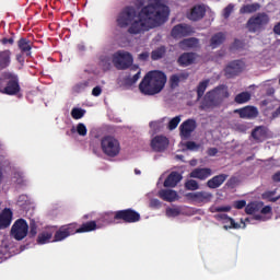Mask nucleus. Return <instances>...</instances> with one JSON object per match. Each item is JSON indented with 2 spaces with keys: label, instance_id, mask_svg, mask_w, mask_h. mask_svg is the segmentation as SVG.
<instances>
[{
  "label": "nucleus",
  "instance_id": "obj_19",
  "mask_svg": "<svg viewBox=\"0 0 280 280\" xmlns=\"http://www.w3.org/2000/svg\"><path fill=\"white\" fill-rule=\"evenodd\" d=\"M211 95L215 100H221L222 102L224 100L229 98V92L226 85H219L217 88H213L212 91L206 92V95Z\"/></svg>",
  "mask_w": 280,
  "mask_h": 280
},
{
  "label": "nucleus",
  "instance_id": "obj_17",
  "mask_svg": "<svg viewBox=\"0 0 280 280\" xmlns=\"http://www.w3.org/2000/svg\"><path fill=\"white\" fill-rule=\"evenodd\" d=\"M235 114L240 115L241 119H255L258 117V108L245 106L244 108L235 109Z\"/></svg>",
  "mask_w": 280,
  "mask_h": 280
},
{
  "label": "nucleus",
  "instance_id": "obj_10",
  "mask_svg": "<svg viewBox=\"0 0 280 280\" xmlns=\"http://www.w3.org/2000/svg\"><path fill=\"white\" fill-rule=\"evenodd\" d=\"M246 63L243 60H233L224 68L225 79H235L244 72Z\"/></svg>",
  "mask_w": 280,
  "mask_h": 280
},
{
  "label": "nucleus",
  "instance_id": "obj_14",
  "mask_svg": "<svg viewBox=\"0 0 280 280\" xmlns=\"http://www.w3.org/2000/svg\"><path fill=\"white\" fill-rule=\"evenodd\" d=\"M196 128H197L196 120L187 119L183 124H180L179 135L183 139H188L191 137Z\"/></svg>",
  "mask_w": 280,
  "mask_h": 280
},
{
  "label": "nucleus",
  "instance_id": "obj_16",
  "mask_svg": "<svg viewBox=\"0 0 280 280\" xmlns=\"http://www.w3.org/2000/svg\"><path fill=\"white\" fill-rule=\"evenodd\" d=\"M170 145V140L164 136H156L151 140V148L154 152H164Z\"/></svg>",
  "mask_w": 280,
  "mask_h": 280
},
{
  "label": "nucleus",
  "instance_id": "obj_38",
  "mask_svg": "<svg viewBox=\"0 0 280 280\" xmlns=\"http://www.w3.org/2000/svg\"><path fill=\"white\" fill-rule=\"evenodd\" d=\"M208 84H210V80H203L199 82V85H197V101L202 100L205 91H207Z\"/></svg>",
  "mask_w": 280,
  "mask_h": 280
},
{
  "label": "nucleus",
  "instance_id": "obj_28",
  "mask_svg": "<svg viewBox=\"0 0 280 280\" xmlns=\"http://www.w3.org/2000/svg\"><path fill=\"white\" fill-rule=\"evenodd\" d=\"M199 47L200 44L197 37H188L179 42V48L184 51L188 49H198Z\"/></svg>",
  "mask_w": 280,
  "mask_h": 280
},
{
  "label": "nucleus",
  "instance_id": "obj_25",
  "mask_svg": "<svg viewBox=\"0 0 280 280\" xmlns=\"http://www.w3.org/2000/svg\"><path fill=\"white\" fill-rule=\"evenodd\" d=\"M225 42H226V34L225 33H222V32L215 33L209 39V47H211V49H218Z\"/></svg>",
  "mask_w": 280,
  "mask_h": 280
},
{
  "label": "nucleus",
  "instance_id": "obj_50",
  "mask_svg": "<svg viewBox=\"0 0 280 280\" xmlns=\"http://www.w3.org/2000/svg\"><path fill=\"white\" fill-rule=\"evenodd\" d=\"M248 205L246 203V200H236L233 201V209L236 210H243L244 208H246Z\"/></svg>",
  "mask_w": 280,
  "mask_h": 280
},
{
  "label": "nucleus",
  "instance_id": "obj_33",
  "mask_svg": "<svg viewBox=\"0 0 280 280\" xmlns=\"http://www.w3.org/2000/svg\"><path fill=\"white\" fill-rule=\"evenodd\" d=\"M98 223L95 221H90V222H84L83 224H81L80 228H78V225H75V232L77 233H90L92 231H96L98 229Z\"/></svg>",
  "mask_w": 280,
  "mask_h": 280
},
{
  "label": "nucleus",
  "instance_id": "obj_30",
  "mask_svg": "<svg viewBox=\"0 0 280 280\" xmlns=\"http://www.w3.org/2000/svg\"><path fill=\"white\" fill-rule=\"evenodd\" d=\"M217 221H224V223H228L230 222V225H224V230L228 231V229H240V224L235 222L234 219H232L231 217H228L226 213H219V214H215L213 217Z\"/></svg>",
  "mask_w": 280,
  "mask_h": 280
},
{
  "label": "nucleus",
  "instance_id": "obj_55",
  "mask_svg": "<svg viewBox=\"0 0 280 280\" xmlns=\"http://www.w3.org/2000/svg\"><path fill=\"white\" fill-rule=\"evenodd\" d=\"M166 214L167 215H172V217H176V215H178L179 214V211H178V209H174V208H168L167 210H166Z\"/></svg>",
  "mask_w": 280,
  "mask_h": 280
},
{
  "label": "nucleus",
  "instance_id": "obj_34",
  "mask_svg": "<svg viewBox=\"0 0 280 280\" xmlns=\"http://www.w3.org/2000/svg\"><path fill=\"white\" fill-rule=\"evenodd\" d=\"M264 207L262 201H252L245 207V213L247 215H253L255 213H258Z\"/></svg>",
  "mask_w": 280,
  "mask_h": 280
},
{
  "label": "nucleus",
  "instance_id": "obj_6",
  "mask_svg": "<svg viewBox=\"0 0 280 280\" xmlns=\"http://www.w3.org/2000/svg\"><path fill=\"white\" fill-rule=\"evenodd\" d=\"M136 16L138 13L132 5H127L122 9V11L117 14L116 23L120 28H127L130 26L132 22L136 21Z\"/></svg>",
  "mask_w": 280,
  "mask_h": 280
},
{
  "label": "nucleus",
  "instance_id": "obj_29",
  "mask_svg": "<svg viewBox=\"0 0 280 280\" xmlns=\"http://www.w3.org/2000/svg\"><path fill=\"white\" fill-rule=\"evenodd\" d=\"M252 138L257 143H262L267 139V128L265 126H257L252 131Z\"/></svg>",
  "mask_w": 280,
  "mask_h": 280
},
{
  "label": "nucleus",
  "instance_id": "obj_42",
  "mask_svg": "<svg viewBox=\"0 0 280 280\" xmlns=\"http://www.w3.org/2000/svg\"><path fill=\"white\" fill-rule=\"evenodd\" d=\"M84 114H86V110L83 108H72L71 110V117L72 119L79 120L84 117Z\"/></svg>",
  "mask_w": 280,
  "mask_h": 280
},
{
  "label": "nucleus",
  "instance_id": "obj_62",
  "mask_svg": "<svg viewBox=\"0 0 280 280\" xmlns=\"http://www.w3.org/2000/svg\"><path fill=\"white\" fill-rule=\"evenodd\" d=\"M273 34L280 36V22L273 26Z\"/></svg>",
  "mask_w": 280,
  "mask_h": 280
},
{
  "label": "nucleus",
  "instance_id": "obj_3",
  "mask_svg": "<svg viewBox=\"0 0 280 280\" xmlns=\"http://www.w3.org/2000/svg\"><path fill=\"white\" fill-rule=\"evenodd\" d=\"M22 91L19 75L11 71L0 74V93L7 96H18Z\"/></svg>",
  "mask_w": 280,
  "mask_h": 280
},
{
  "label": "nucleus",
  "instance_id": "obj_15",
  "mask_svg": "<svg viewBox=\"0 0 280 280\" xmlns=\"http://www.w3.org/2000/svg\"><path fill=\"white\" fill-rule=\"evenodd\" d=\"M187 198L196 203L205 205L211 201L212 194L207 191L188 192Z\"/></svg>",
  "mask_w": 280,
  "mask_h": 280
},
{
  "label": "nucleus",
  "instance_id": "obj_32",
  "mask_svg": "<svg viewBox=\"0 0 280 280\" xmlns=\"http://www.w3.org/2000/svg\"><path fill=\"white\" fill-rule=\"evenodd\" d=\"M159 197L163 201L174 202L178 200V192H176L175 190L164 189L159 191Z\"/></svg>",
  "mask_w": 280,
  "mask_h": 280
},
{
  "label": "nucleus",
  "instance_id": "obj_11",
  "mask_svg": "<svg viewBox=\"0 0 280 280\" xmlns=\"http://www.w3.org/2000/svg\"><path fill=\"white\" fill-rule=\"evenodd\" d=\"M75 223L60 226L59 230L56 231L55 236H52V242H62L68 237L78 234V232H75Z\"/></svg>",
  "mask_w": 280,
  "mask_h": 280
},
{
  "label": "nucleus",
  "instance_id": "obj_22",
  "mask_svg": "<svg viewBox=\"0 0 280 280\" xmlns=\"http://www.w3.org/2000/svg\"><path fill=\"white\" fill-rule=\"evenodd\" d=\"M212 175L211 168H195L189 173V178H197L199 180H207Z\"/></svg>",
  "mask_w": 280,
  "mask_h": 280
},
{
  "label": "nucleus",
  "instance_id": "obj_24",
  "mask_svg": "<svg viewBox=\"0 0 280 280\" xmlns=\"http://www.w3.org/2000/svg\"><path fill=\"white\" fill-rule=\"evenodd\" d=\"M206 10L202 5H195L191 10H189V13L187 14V19L192 22H198L199 20H202L205 16Z\"/></svg>",
  "mask_w": 280,
  "mask_h": 280
},
{
  "label": "nucleus",
  "instance_id": "obj_48",
  "mask_svg": "<svg viewBox=\"0 0 280 280\" xmlns=\"http://www.w3.org/2000/svg\"><path fill=\"white\" fill-rule=\"evenodd\" d=\"M244 48V42L235 38L233 44L230 46V51H236Z\"/></svg>",
  "mask_w": 280,
  "mask_h": 280
},
{
  "label": "nucleus",
  "instance_id": "obj_47",
  "mask_svg": "<svg viewBox=\"0 0 280 280\" xmlns=\"http://www.w3.org/2000/svg\"><path fill=\"white\" fill-rule=\"evenodd\" d=\"M231 206H221V207H215L211 208V213H228L231 212Z\"/></svg>",
  "mask_w": 280,
  "mask_h": 280
},
{
  "label": "nucleus",
  "instance_id": "obj_7",
  "mask_svg": "<svg viewBox=\"0 0 280 280\" xmlns=\"http://www.w3.org/2000/svg\"><path fill=\"white\" fill-rule=\"evenodd\" d=\"M132 55L126 50H117L113 54V66L116 70H127L132 66Z\"/></svg>",
  "mask_w": 280,
  "mask_h": 280
},
{
  "label": "nucleus",
  "instance_id": "obj_60",
  "mask_svg": "<svg viewBox=\"0 0 280 280\" xmlns=\"http://www.w3.org/2000/svg\"><path fill=\"white\" fill-rule=\"evenodd\" d=\"M218 153H219V150L217 148L208 149L209 156H215Z\"/></svg>",
  "mask_w": 280,
  "mask_h": 280
},
{
  "label": "nucleus",
  "instance_id": "obj_23",
  "mask_svg": "<svg viewBox=\"0 0 280 280\" xmlns=\"http://www.w3.org/2000/svg\"><path fill=\"white\" fill-rule=\"evenodd\" d=\"M12 211L10 208H4L2 212H0V230H5L10 228L12 222Z\"/></svg>",
  "mask_w": 280,
  "mask_h": 280
},
{
  "label": "nucleus",
  "instance_id": "obj_12",
  "mask_svg": "<svg viewBox=\"0 0 280 280\" xmlns=\"http://www.w3.org/2000/svg\"><path fill=\"white\" fill-rule=\"evenodd\" d=\"M195 34L194 26H190L188 24H177L173 26L171 31L172 38L178 39V38H187L189 36H192Z\"/></svg>",
  "mask_w": 280,
  "mask_h": 280
},
{
  "label": "nucleus",
  "instance_id": "obj_46",
  "mask_svg": "<svg viewBox=\"0 0 280 280\" xmlns=\"http://www.w3.org/2000/svg\"><path fill=\"white\" fill-rule=\"evenodd\" d=\"M179 122H180L179 116L173 117L172 120L168 121L167 129L171 131H174L178 127Z\"/></svg>",
  "mask_w": 280,
  "mask_h": 280
},
{
  "label": "nucleus",
  "instance_id": "obj_8",
  "mask_svg": "<svg viewBox=\"0 0 280 280\" xmlns=\"http://www.w3.org/2000/svg\"><path fill=\"white\" fill-rule=\"evenodd\" d=\"M117 223L135 224L140 222V213L131 208L114 212Z\"/></svg>",
  "mask_w": 280,
  "mask_h": 280
},
{
  "label": "nucleus",
  "instance_id": "obj_5",
  "mask_svg": "<svg viewBox=\"0 0 280 280\" xmlns=\"http://www.w3.org/2000/svg\"><path fill=\"white\" fill-rule=\"evenodd\" d=\"M101 151H103L107 158H116L121 152V143L112 136H105L101 139Z\"/></svg>",
  "mask_w": 280,
  "mask_h": 280
},
{
  "label": "nucleus",
  "instance_id": "obj_43",
  "mask_svg": "<svg viewBox=\"0 0 280 280\" xmlns=\"http://www.w3.org/2000/svg\"><path fill=\"white\" fill-rule=\"evenodd\" d=\"M275 195H276V191H266V192L261 194V198L265 200H268L270 202L279 201L280 196L275 197Z\"/></svg>",
  "mask_w": 280,
  "mask_h": 280
},
{
  "label": "nucleus",
  "instance_id": "obj_21",
  "mask_svg": "<svg viewBox=\"0 0 280 280\" xmlns=\"http://www.w3.org/2000/svg\"><path fill=\"white\" fill-rule=\"evenodd\" d=\"M228 178V174L215 175L211 179L206 182V187H208L209 189H218L219 187H222V185L224 184V182H226Z\"/></svg>",
  "mask_w": 280,
  "mask_h": 280
},
{
  "label": "nucleus",
  "instance_id": "obj_35",
  "mask_svg": "<svg viewBox=\"0 0 280 280\" xmlns=\"http://www.w3.org/2000/svg\"><path fill=\"white\" fill-rule=\"evenodd\" d=\"M52 237H54V232L43 231L38 234V238H36V243L38 245H46L51 242Z\"/></svg>",
  "mask_w": 280,
  "mask_h": 280
},
{
  "label": "nucleus",
  "instance_id": "obj_40",
  "mask_svg": "<svg viewBox=\"0 0 280 280\" xmlns=\"http://www.w3.org/2000/svg\"><path fill=\"white\" fill-rule=\"evenodd\" d=\"M38 230V225H36V222L34 219H31L28 222V237L34 238L36 236Z\"/></svg>",
  "mask_w": 280,
  "mask_h": 280
},
{
  "label": "nucleus",
  "instance_id": "obj_52",
  "mask_svg": "<svg viewBox=\"0 0 280 280\" xmlns=\"http://www.w3.org/2000/svg\"><path fill=\"white\" fill-rule=\"evenodd\" d=\"M0 43L3 45V46H12L14 45V37H3L2 39H0Z\"/></svg>",
  "mask_w": 280,
  "mask_h": 280
},
{
  "label": "nucleus",
  "instance_id": "obj_13",
  "mask_svg": "<svg viewBox=\"0 0 280 280\" xmlns=\"http://www.w3.org/2000/svg\"><path fill=\"white\" fill-rule=\"evenodd\" d=\"M222 103L223 101L211 96V94H205L203 100H201L199 109L210 112L214 108H219V106L222 105Z\"/></svg>",
  "mask_w": 280,
  "mask_h": 280
},
{
  "label": "nucleus",
  "instance_id": "obj_27",
  "mask_svg": "<svg viewBox=\"0 0 280 280\" xmlns=\"http://www.w3.org/2000/svg\"><path fill=\"white\" fill-rule=\"evenodd\" d=\"M180 180H183V175H180L178 172H172L171 174H168L167 178H165L164 187L175 188Z\"/></svg>",
  "mask_w": 280,
  "mask_h": 280
},
{
  "label": "nucleus",
  "instance_id": "obj_4",
  "mask_svg": "<svg viewBox=\"0 0 280 280\" xmlns=\"http://www.w3.org/2000/svg\"><path fill=\"white\" fill-rule=\"evenodd\" d=\"M270 24V15L266 12L254 14L247 21V30L249 33L256 34L266 31L267 25Z\"/></svg>",
  "mask_w": 280,
  "mask_h": 280
},
{
  "label": "nucleus",
  "instance_id": "obj_59",
  "mask_svg": "<svg viewBox=\"0 0 280 280\" xmlns=\"http://www.w3.org/2000/svg\"><path fill=\"white\" fill-rule=\"evenodd\" d=\"M197 148H198V144L195 143L194 141H188V142H187V149H188V150L194 151V150L197 149Z\"/></svg>",
  "mask_w": 280,
  "mask_h": 280
},
{
  "label": "nucleus",
  "instance_id": "obj_53",
  "mask_svg": "<svg viewBox=\"0 0 280 280\" xmlns=\"http://www.w3.org/2000/svg\"><path fill=\"white\" fill-rule=\"evenodd\" d=\"M236 184H238V178L230 177L228 183H225V186H228L230 188H234L236 186Z\"/></svg>",
  "mask_w": 280,
  "mask_h": 280
},
{
  "label": "nucleus",
  "instance_id": "obj_36",
  "mask_svg": "<svg viewBox=\"0 0 280 280\" xmlns=\"http://www.w3.org/2000/svg\"><path fill=\"white\" fill-rule=\"evenodd\" d=\"M260 4L258 2L252 3V4H245L243 8L240 9L241 14H252L256 11H259Z\"/></svg>",
  "mask_w": 280,
  "mask_h": 280
},
{
  "label": "nucleus",
  "instance_id": "obj_20",
  "mask_svg": "<svg viewBox=\"0 0 280 280\" xmlns=\"http://www.w3.org/2000/svg\"><path fill=\"white\" fill-rule=\"evenodd\" d=\"M16 47H19V50L22 52V55L31 57L34 44L26 37H21L19 42H16Z\"/></svg>",
  "mask_w": 280,
  "mask_h": 280
},
{
  "label": "nucleus",
  "instance_id": "obj_51",
  "mask_svg": "<svg viewBox=\"0 0 280 280\" xmlns=\"http://www.w3.org/2000/svg\"><path fill=\"white\" fill-rule=\"evenodd\" d=\"M234 11V4L230 3L229 5H226L223 10V16L225 20H228L232 12Z\"/></svg>",
  "mask_w": 280,
  "mask_h": 280
},
{
  "label": "nucleus",
  "instance_id": "obj_58",
  "mask_svg": "<svg viewBox=\"0 0 280 280\" xmlns=\"http://www.w3.org/2000/svg\"><path fill=\"white\" fill-rule=\"evenodd\" d=\"M148 58H150L149 52H142V54L139 55V60L140 61H148Z\"/></svg>",
  "mask_w": 280,
  "mask_h": 280
},
{
  "label": "nucleus",
  "instance_id": "obj_61",
  "mask_svg": "<svg viewBox=\"0 0 280 280\" xmlns=\"http://www.w3.org/2000/svg\"><path fill=\"white\" fill-rule=\"evenodd\" d=\"M272 182L273 183H280V171H278L277 173H273Z\"/></svg>",
  "mask_w": 280,
  "mask_h": 280
},
{
  "label": "nucleus",
  "instance_id": "obj_45",
  "mask_svg": "<svg viewBox=\"0 0 280 280\" xmlns=\"http://www.w3.org/2000/svg\"><path fill=\"white\" fill-rule=\"evenodd\" d=\"M184 77V74H173L170 79L171 88L176 89L179 85L180 79Z\"/></svg>",
  "mask_w": 280,
  "mask_h": 280
},
{
  "label": "nucleus",
  "instance_id": "obj_49",
  "mask_svg": "<svg viewBox=\"0 0 280 280\" xmlns=\"http://www.w3.org/2000/svg\"><path fill=\"white\" fill-rule=\"evenodd\" d=\"M77 133H79L80 137H86L88 129H86V126L83 122H79L77 125Z\"/></svg>",
  "mask_w": 280,
  "mask_h": 280
},
{
  "label": "nucleus",
  "instance_id": "obj_56",
  "mask_svg": "<svg viewBox=\"0 0 280 280\" xmlns=\"http://www.w3.org/2000/svg\"><path fill=\"white\" fill-rule=\"evenodd\" d=\"M100 95H102V88L95 86V88L92 90V96L98 97Z\"/></svg>",
  "mask_w": 280,
  "mask_h": 280
},
{
  "label": "nucleus",
  "instance_id": "obj_37",
  "mask_svg": "<svg viewBox=\"0 0 280 280\" xmlns=\"http://www.w3.org/2000/svg\"><path fill=\"white\" fill-rule=\"evenodd\" d=\"M166 55V47L165 46H160L155 50H152L151 52V59L153 61H159Z\"/></svg>",
  "mask_w": 280,
  "mask_h": 280
},
{
  "label": "nucleus",
  "instance_id": "obj_41",
  "mask_svg": "<svg viewBox=\"0 0 280 280\" xmlns=\"http://www.w3.org/2000/svg\"><path fill=\"white\" fill-rule=\"evenodd\" d=\"M184 187L188 191H196L199 189V184L195 179H188L187 182H185Z\"/></svg>",
  "mask_w": 280,
  "mask_h": 280
},
{
  "label": "nucleus",
  "instance_id": "obj_64",
  "mask_svg": "<svg viewBox=\"0 0 280 280\" xmlns=\"http://www.w3.org/2000/svg\"><path fill=\"white\" fill-rule=\"evenodd\" d=\"M15 59H16V61H19V63L25 62V59H23V55H22V54H18V55L15 56Z\"/></svg>",
  "mask_w": 280,
  "mask_h": 280
},
{
  "label": "nucleus",
  "instance_id": "obj_63",
  "mask_svg": "<svg viewBox=\"0 0 280 280\" xmlns=\"http://www.w3.org/2000/svg\"><path fill=\"white\" fill-rule=\"evenodd\" d=\"M140 79V71L135 74V77L131 78V83L135 84Z\"/></svg>",
  "mask_w": 280,
  "mask_h": 280
},
{
  "label": "nucleus",
  "instance_id": "obj_9",
  "mask_svg": "<svg viewBox=\"0 0 280 280\" xmlns=\"http://www.w3.org/2000/svg\"><path fill=\"white\" fill-rule=\"evenodd\" d=\"M30 231V225L27 224L25 219H16L14 222V225L11 228V236L20 242L22 240H25L27 236V233Z\"/></svg>",
  "mask_w": 280,
  "mask_h": 280
},
{
  "label": "nucleus",
  "instance_id": "obj_2",
  "mask_svg": "<svg viewBox=\"0 0 280 280\" xmlns=\"http://www.w3.org/2000/svg\"><path fill=\"white\" fill-rule=\"evenodd\" d=\"M166 74L160 70L149 71L139 84V91L147 96H154L161 93L166 84Z\"/></svg>",
  "mask_w": 280,
  "mask_h": 280
},
{
  "label": "nucleus",
  "instance_id": "obj_18",
  "mask_svg": "<svg viewBox=\"0 0 280 280\" xmlns=\"http://www.w3.org/2000/svg\"><path fill=\"white\" fill-rule=\"evenodd\" d=\"M198 55L196 52H183L179 58H177V66L186 68L195 65Z\"/></svg>",
  "mask_w": 280,
  "mask_h": 280
},
{
  "label": "nucleus",
  "instance_id": "obj_26",
  "mask_svg": "<svg viewBox=\"0 0 280 280\" xmlns=\"http://www.w3.org/2000/svg\"><path fill=\"white\" fill-rule=\"evenodd\" d=\"M12 61V52L10 49L0 50V71L10 68Z\"/></svg>",
  "mask_w": 280,
  "mask_h": 280
},
{
  "label": "nucleus",
  "instance_id": "obj_54",
  "mask_svg": "<svg viewBox=\"0 0 280 280\" xmlns=\"http://www.w3.org/2000/svg\"><path fill=\"white\" fill-rule=\"evenodd\" d=\"M259 212L264 215L270 214L272 212V209L270 206H265L261 207V209L259 210Z\"/></svg>",
  "mask_w": 280,
  "mask_h": 280
},
{
  "label": "nucleus",
  "instance_id": "obj_44",
  "mask_svg": "<svg viewBox=\"0 0 280 280\" xmlns=\"http://www.w3.org/2000/svg\"><path fill=\"white\" fill-rule=\"evenodd\" d=\"M86 88H90V81L79 82L74 85L73 91L74 93H82Z\"/></svg>",
  "mask_w": 280,
  "mask_h": 280
},
{
  "label": "nucleus",
  "instance_id": "obj_1",
  "mask_svg": "<svg viewBox=\"0 0 280 280\" xmlns=\"http://www.w3.org/2000/svg\"><path fill=\"white\" fill-rule=\"evenodd\" d=\"M139 20L131 22L128 28L129 34H140L152 30L153 25H163L170 18V7L164 5L160 0H155L141 8Z\"/></svg>",
  "mask_w": 280,
  "mask_h": 280
},
{
  "label": "nucleus",
  "instance_id": "obj_39",
  "mask_svg": "<svg viewBox=\"0 0 280 280\" xmlns=\"http://www.w3.org/2000/svg\"><path fill=\"white\" fill-rule=\"evenodd\" d=\"M249 101H250V93L249 92H243V93L237 94L235 96V103L240 104V105H243V104H245Z\"/></svg>",
  "mask_w": 280,
  "mask_h": 280
},
{
  "label": "nucleus",
  "instance_id": "obj_57",
  "mask_svg": "<svg viewBox=\"0 0 280 280\" xmlns=\"http://www.w3.org/2000/svg\"><path fill=\"white\" fill-rule=\"evenodd\" d=\"M151 207L159 209L162 207V202L159 199H152L151 200Z\"/></svg>",
  "mask_w": 280,
  "mask_h": 280
},
{
  "label": "nucleus",
  "instance_id": "obj_31",
  "mask_svg": "<svg viewBox=\"0 0 280 280\" xmlns=\"http://www.w3.org/2000/svg\"><path fill=\"white\" fill-rule=\"evenodd\" d=\"M100 226H105L108 224H115L118 223V220L115 219V213L114 212H107L101 215L96 221H95Z\"/></svg>",
  "mask_w": 280,
  "mask_h": 280
}]
</instances>
